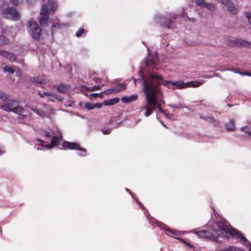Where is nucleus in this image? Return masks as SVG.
<instances>
[{"label":"nucleus","mask_w":251,"mask_h":251,"mask_svg":"<svg viewBox=\"0 0 251 251\" xmlns=\"http://www.w3.org/2000/svg\"><path fill=\"white\" fill-rule=\"evenodd\" d=\"M16 56L15 54H14L12 53L9 52L8 56L7 59H8L10 60L14 61L16 60Z\"/></svg>","instance_id":"ea45409f"},{"label":"nucleus","mask_w":251,"mask_h":251,"mask_svg":"<svg viewBox=\"0 0 251 251\" xmlns=\"http://www.w3.org/2000/svg\"><path fill=\"white\" fill-rule=\"evenodd\" d=\"M235 127V123L233 120H230L226 125V129L228 130L232 131Z\"/></svg>","instance_id":"b1692460"},{"label":"nucleus","mask_w":251,"mask_h":251,"mask_svg":"<svg viewBox=\"0 0 251 251\" xmlns=\"http://www.w3.org/2000/svg\"><path fill=\"white\" fill-rule=\"evenodd\" d=\"M160 101L161 102H164V101H163V100H160Z\"/></svg>","instance_id":"774afa93"},{"label":"nucleus","mask_w":251,"mask_h":251,"mask_svg":"<svg viewBox=\"0 0 251 251\" xmlns=\"http://www.w3.org/2000/svg\"><path fill=\"white\" fill-rule=\"evenodd\" d=\"M94 80L96 82L98 83L100 81V79L99 78H94Z\"/></svg>","instance_id":"5fc2aeb1"},{"label":"nucleus","mask_w":251,"mask_h":251,"mask_svg":"<svg viewBox=\"0 0 251 251\" xmlns=\"http://www.w3.org/2000/svg\"><path fill=\"white\" fill-rule=\"evenodd\" d=\"M42 134L44 135L46 139L49 140L50 137H52L50 144L45 146L46 149H50L57 146L62 139V133L57 127H55L51 132L45 130L43 131Z\"/></svg>","instance_id":"20e7f679"},{"label":"nucleus","mask_w":251,"mask_h":251,"mask_svg":"<svg viewBox=\"0 0 251 251\" xmlns=\"http://www.w3.org/2000/svg\"><path fill=\"white\" fill-rule=\"evenodd\" d=\"M134 83H135V85H136V83L137 81H141L140 79H134Z\"/></svg>","instance_id":"4d7b16f0"},{"label":"nucleus","mask_w":251,"mask_h":251,"mask_svg":"<svg viewBox=\"0 0 251 251\" xmlns=\"http://www.w3.org/2000/svg\"><path fill=\"white\" fill-rule=\"evenodd\" d=\"M245 16L248 20L249 23L251 25V12L248 11L245 13Z\"/></svg>","instance_id":"58836bf2"},{"label":"nucleus","mask_w":251,"mask_h":251,"mask_svg":"<svg viewBox=\"0 0 251 251\" xmlns=\"http://www.w3.org/2000/svg\"><path fill=\"white\" fill-rule=\"evenodd\" d=\"M10 2L14 5L17 6L23 2V0H9Z\"/></svg>","instance_id":"f704fd0d"},{"label":"nucleus","mask_w":251,"mask_h":251,"mask_svg":"<svg viewBox=\"0 0 251 251\" xmlns=\"http://www.w3.org/2000/svg\"><path fill=\"white\" fill-rule=\"evenodd\" d=\"M244 242V245L249 249L250 251H251V245L249 242V241L247 240V241L246 242Z\"/></svg>","instance_id":"c03bdc74"},{"label":"nucleus","mask_w":251,"mask_h":251,"mask_svg":"<svg viewBox=\"0 0 251 251\" xmlns=\"http://www.w3.org/2000/svg\"><path fill=\"white\" fill-rule=\"evenodd\" d=\"M36 140H37V141H38L39 142H40L41 143H46V142L42 140L41 139H40L39 138H37Z\"/></svg>","instance_id":"864d4df0"},{"label":"nucleus","mask_w":251,"mask_h":251,"mask_svg":"<svg viewBox=\"0 0 251 251\" xmlns=\"http://www.w3.org/2000/svg\"><path fill=\"white\" fill-rule=\"evenodd\" d=\"M18 29L17 27H11L9 29V31L11 32V36L14 37L17 34Z\"/></svg>","instance_id":"cd10ccee"},{"label":"nucleus","mask_w":251,"mask_h":251,"mask_svg":"<svg viewBox=\"0 0 251 251\" xmlns=\"http://www.w3.org/2000/svg\"><path fill=\"white\" fill-rule=\"evenodd\" d=\"M100 89V86H95L93 87H90L88 88V90L89 91H97Z\"/></svg>","instance_id":"e433bc0d"},{"label":"nucleus","mask_w":251,"mask_h":251,"mask_svg":"<svg viewBox=\"0 0 251 251\" xmlns=\"http://www.w3.org/2000/svg\"><path fill=\"white\" fill-rule=\"evenodd\" d=\"M62 25V24H60V23H56L55 24H53V25L51 26V33L53 34V32L54 31V28H59L61 27Z\"/></svg>","instance_id":"c756f323"},{"label":"nucleus","mask_w":251,"mask_h":251,"mask_svg":"<svg viewBox=\"0 0 251 251\" xmlns=\"http://www.w3.org/2000/svg\"><path fill=\"white\" fill-rule=\"evenodd\" d=\"M0 99L3 101L1 104L0 108L5 111L14 113L24 112L23 107L19 105V101L9 99L5 93L0 91Z\"/></svg>","instance_id":"f03ea898"},{"label":"nucleus","mask_w":251,"mask_h":251,"mask_svg":"<svg viewBox=\"0 0 251 251\" xmlns=\"http://www.w3.org/2000/svg\"><path fill=\"white\" fill-rule=\"evenodd\" d=\"M16 67L15 66H5L3 68L4 72H8L10 74H13L15 71Z\"/></svg>","instance_id":"412c9836"},{"label":"nucleus","mask_w":251,"mask_h":251,"mask_svg":"<svg viewBox=\"0 0 251 251\" xmlns=\"http://www.w3.org/2000/svg\"><path fill=\"white\" fill-rule=\"evenodd\" d=\"M62 146L65 149H69L71 150H78L85 152H86V150L85 149L79 148V145L75 143L64 141L62 144Z\"/></svg>","instance_id":"9b49d317"},{"label":"nucleus","mask_w":251,"mask_h":251,"mask_svg":"<svg viewBox=\"0 0 251 251\" xmlns=\"http://www.w3.org/2000/svg\"><path fill=\"white\" fill-rule=\"evenodd\" d=\"M45 93H44V92L41 93V92H38V95L40 96V97L41 98H44V97H45Z\"/></svg>","instance_id":"3c124183"},{"label":"nucleus","mask_w":251,"mask_h":251,"mask_svg":"<svg viewBox=\"0 0 251 251\" xmlns=\"http://www.w3.org/2000/svg\"><path fill=\"white\" fill-rule=\"evenodd\" d=\"M126 88V85L124 84H120L111 89H108L105 91L104 93L106 95H109L111 93H116L124 90Z\"/></svg>","instance_id":"ddd939ff"},{"label":"nucleus","mask_w":251,"mask_h":251,"mask_svg":"<svg viewBox=\"0 0 251 251\" xmlns=\"http://www.w3.org/2000/svg\"><path fill=\"white\" fill-rule=\"evenodd\" d=\"M2 16L6 19L17 21L20 18V13L16 8L8 7L2 10Z\"/></svg>","instance_id":"0eeeda50"},{"label":"nucleus","mask_w":251,"mask_h":251,"mask_svg":"<svg viewBox=\"0 0 251 251\" xmlns=\"http://www.w3.org/2000/svg\"><path fill=\"white\" fill-rule=\"evenodd\" d=\"M202 84V82L199 81H191L186 83L187 87H198Z\"/></svg>","instance_id":"4be33fe9"},{"label":"nucleus","mask_w":251,"mask_h":251,"mask_svg":"<svg viewBox=\"0 0 251 251\" xmlns=\"http://www.w3.org/2000/svg\"><path fill=\"white\" fill-rule=\"evenodd\" d=\"M8 43L9 40L8 38H5L2 35L0 36V46H2L7 45Z\"/></svg>","instance_id":"a878e982"},{"label":"nucleus","mask_w":251,"mask_h":251,"mask_svg":"<svg viewBox=\"0 0 251 251\" xmlns=\"http://www.w3.org/2000/svg\"><path fill=\"white\" fill-rule=\"evenodd\" d=\"M202 7H205L207 9L214 11L216 9V6L214 4L211 3L205 2Z\"/></svg>","instance_id":"5701e85b"},{"label":"nucleus","mask_w":251,"mask_h":251,"mask_svg":"<svg viewBox=\"0 0 251 251\" xmlns=\"http://www.w3.org/2000/svg\"><path fill=\"white\" fill-rule=\"evenodd\" d=\"M173 18H174V19H176V15H174V16H173Z\"/></svg>","instance_id":"0e129e2a"},{"label":"nucleus","mask_w":251,"mask_h":251,"mask_svg":"<svg viewBox=\"0 0 251 251\" xmlns=\"http://www.w3.org/2000/svg\"><path fill=\"white\" fill-rule=\"evenodd\" d=\"M158 60L157 55L155 54V57L153 58L152 61H151V63L155 65L156 64L157 61Z\"/></svg>","instance_id":"49530a36"},{"label":"nucleus","mask_w":251,"mask_h":251,"mask_svg":"<svg viewBox=\"0 0 251 251\" xmlns=\"http://www.w3.org/2000/svg\"><path fill=\"white\" fill-rule=\"evenodd\" d=\"M187 245L190 247H192L191 245L190 244H187Z\"/></svg>","instance_id":"e2e57ef3"},{"label":"nucleus","mask_w":251,"mask_h":251,"mask_svg":"<svg viewBox=\"0 0 251 251\" xmlns=\"http://www.w3.org/2000/svg\"><path fill=\"white\" fill-rule=\"evenodd\" d=\"M84 32V29L83 28H80L75 33V35L77 37H80L82 35Z\"/></svg>","instance_id":"37998d69"},{"label":"nucleus","mask_w":251,"mask_h":251,"mask_svg":"<svg viewBox=\"0 0 251 251\" xmlns=\"http://www.w3.org/2000/svg\"><path fill=\"white\" fill-rule=\"evenodd\" d=\"M58 4L55 0H48L42 5L38 21L41 25L45 26L48 23L49 15L54 13L57 8Z\"/></svg>","instance_id":"7ed1b4c3"},{"label":"nucleus","mask_w":251,"mask_h":251,"mask_svg":"<svg viewBox=\"0 0 251 251\" xmlns=\"http://www.w3.org/2000/svg\"><path fill=\"white\" fill-rule=\"evenodd\" d=\"M155 20L163 26L168 28H170L171 27L172 21L169 18L161 15H158L156 16Z\"/></svg>","instance_id":"9d476101"},{"label":"nucleus","mask_w":251,"mask_h":251,"mask_svg":"<svg viewBox=\"0 0 251 251\" xmlns=\"http://www.w3.org/2000/svg\"><path fill=\"white\" fill-rule=\"evenodd\" d=\"M204 0H195V1H196V3L201 6V7H203L204 4L205 3L204 2Z\"/></svg>","instance_id":"a19ab883"},{"label":"nucleus","mask_w":251,"mask_h":251,"mask_svg":"<svg viewBox=\"0 0 251 251\" xmlns=\"http://www.w3.org/2000/svg\"><path fill=\"white\" fill-rule=\"evenodd\" d=\"M29 108L32 111L35 112L37 115H39L41 117H44L46 115L45 112L40 110L36 108H34L33 107H29Z\"/></svg>","instance_id":"aec40b11"},{"label":"nucleus","mask_w":251,"mask_h":251,"mask_svg":"<svg viewBox=\"0 0 251 251\" xmlns=\"http://www.w3.org/2000/svg\"><path fill=\"white\" fill-rule=\"evenodd\" d=\"M126 191H128V192H129V190L128 189H127V188H126Z\"/></svg>","instance_id":"69168bd1"},{"label":"nucleus","mask_w":251,"mask_h":251,"mask_svg":"<svg viewBox=\"0 0 251 251\" xmlns=\"http://www.w3.org/2000/svg\"><path fill=\"white\" fill-rule=\"evenodd\" d=\"M45 145H43L42 144H35L34 145V148L35 149L37 150H44L45 149H46L45 147Z\"/></svg>","instance_id":"2f4dec72"},{"label":"nucleus","mask_w":251,"mask_h":251,"mask_svg":"<svg viewBox=\"0 0 251 251\" xmlns=\"http://www.w3.org/2000/svg\"><path fill=\"white\" fill-rule=\"evenodd\" d=\"M9 53V52L6 51L5 50H0V54L3 56L4 57L7 58V56Z\"/></svg>","instance_id":"79ce46f5"},{"label":"nucleus","mask_w":251,"mask_h":251,"mask_svg":"<svg viewBox=\"0 0 251 251\" xmlns=\"http://www.w3.org/2000/svg\"><path fill=\"white\" fill-rule=\"evenodd\" d=\"M245 74L247 75H248V76H251V73H246Z\"/></svg>","instance_id":"13d9d810"},{"label":"nucleus","mask_w":251,"mask_h":251,"mask_svg":"<svg viewBox=\"0 0 251 251\" xmlns=\"http://www.w3.org/2000/svg\"><path fill=\"white\" fill-rule=\"evenodd\" d=\"M229 12L231 14H235L237 12V8L234 6L233 3H232L230 6L227 7Z\"/></svg>","instance_id":"393cba45"},{"label":"nucleus","mask_w":251,"mask_h":251,"mask_svg":"<svg viewBox=\"0 0 251 251\" xmlns=\"http://www.w3.org/2000/svg\"><path fill=\"white\" fill-rule=\"evenodd\" d=\"M94 105H95V107H97V108H100L101 106V104L100 103H96V104H94Z\"/></svg>","instance_id":"603ef678"},{"label":"nucleus","mask_w":251,"mask_h":251,"mask_svg":"<svg viewBox=\"0 0 251 251\" xmlns=\"http://www.w3.org/2000/svg\"><path fill=\"white\" fill-rule=\"evenodd\" d=\"M70 88L69 85L66 84H61L57 88L58 92L61 93H66Z\"/></svg>","instance_id":"dca6fc26"},{"label":"nucleus","mask_w":251,"mask_h":251,"mask_svg":"<svg viewBox=\"0 0 251 251\" xmlns=\"http://www.w3.org/2000/svg\"><path fill=\"white\" fill-rule=\"evenodd\" d=\"M222 3L228 7L232 3H233L230 0H220Z\"/></svg>","instance_id":"473e14b6"},{"label":"nucleus","mask_w":251,"mask_h":251,"mask_svg":"<svg viewBox=\"0 0 251 251\" xmlns=\"http://www.w3.org/2000/svg\"><path fill=\"white\" fill-rule=\"evenodd\" d=\"M200 117L201 119H202L207 121L208 122H209V123H211L214 124V125H218L219 123L218 121L215 119L213 117H204L202 116H200Z\"/></svg>","instance_id":"6ab92c4d"},{"label":"nucleus","mask_w":251,"mask_h":251,"mask_svg":"<svg viewBox=\"0 0 251 251\" xmlns=\"http://www.w3.org/2000/svg\"><path fill=\"white\" fill-rule=\"evenodd\" d=\"M241 131L244 132L245 134L251 136V122L248 125L241 128Z\"/></svg>","instance_id":"a211bd4d"},{"label":"nucleus","mask_w":251,"mask_h":251,"mask_svg":"<svg viewBox=\"0 0 251 251\" xmlns=\"http://www.w3.org/2000/svg\"><path fill=\"white\" fill-rule=\"evenodd\" d=\"M29 80L32 83L42 84L46 83V81L42 76H33L29 78Z\"/></svg>","instance_id":"4468645a"},{"label":"nucleus","mask_w":251,"mask_h":251,"mask_svg":"<svg viewBox=\"0 0 251 251\" xmlns=\"http://www.w3.org/2000/svg\"><path fill=\"white\" fill-rule=\"evenodd\" d=\"M191 232L195 234H197V235L200 237L209 238L213 242L221 243V242H220L218 240V237L210 234L209 232L206 230H201L198 231L196 230H192Z\"/></svg>","instance_id":"6e6552de"},{"label":"nucleus","mask_w":251,"mask_h":251,"mask_svg":"<svg viewBox=\"0 0 251 251\" xmlns=\"http://www.w3.org/2000/svg\"><path fill=\"white\" fill-rule=\"evenodd\" d=\"M4 153V151L0 149V155H2Z\"/></svg>","instance_id":"6e6d98bb"},{"label":"nucleus","mask_w":251,"mask_h":251,"mask_svg":"<svg viewBox=\"0 0 251 251\" xmlns=\"http://www.w3.org/2000/svg\"><path fill=\"white\" fill-rule=\"evenodd\" d=\"M222 3L228 7L232 3H233L230 0H220Z\"/></svg>","instance_id":"72a5a7b5"},{"label":"nucleus","mask_w":251,"mask_h":251,"mask_svg":"<svg viewBox=\"0 0 251 251\" xmlns=\"http://www.w3.org/2000/svg\"><path fill=\"white\" fill-rule=\"evenodd\" d=\"M85 107L88 110H92L94 109V108L95 107V105L94 104L89 102H87L85 103Z\"/></svg>","instance_id":"c9c22d12"},{"label":"nucleus","mask_w":251,"mask_h":251,"mask_svg":"<svg viewBox=\"0 0 251 251\" xmlns=\"http://www.w3.org/2000/svg\"><path fill=\"white\" fill-rule=\"evenodd\" d=\"M92 95H93L94 96H97L98 95V94H92Z\"/></svg>","instance_id":"680f3d73"},{"label":"nucleus","mask_w":251,"mask_h":251,"mask_svg":"<svg viewBox=\"0 0 251 251\" xmlns=\"http://www.w3.org/2000/svg\"><path fill=\"white\" fill-rule=\"evenodd\" d=\"M45 96H51L53 97V93L49 92H44Z\"/></svg>","instance_id":"8fccbe9b"},{"label":"nucleus","mask_w":251,"mask_h":251,"mask_svg":"<svg viewBox=\"0 0 251 251\" xmlns=\"http://www.w3.org/2000/svg\"><path fill=\"white\" fill-rule=\"evenodd\" d=\"M78 155H79V156H85V154L83 155V154H82V153H78Z\"/></svg>","instance_id":"bf43d9fd"},{"label":"nucleus","mask_w":251,"mask_h":251,"mask_svg":"<svg viewBox=\"0 0 251 251\" xmlns=\"http://www.w3.org/2000/svg\"><path fill=\"white\" fill-rule=\"evenodd\" d=\"M138 98L137 95H133L128 97H124L121 98V101L122 102L125 103H127L128 102H130L136 100Z\"/></svg>","instance_id":"2eb2a0df"},{"label":"nucleus","mask_w":251,"mask_h":251,"mask_svg":"<svg viewBox=\"0 0 251 251\" xmlns=\"http://www.w3.org/2000/svg\"><path fill=\"white\" fill-rule=\"evenodd\" d=\"M215 232L216 233V234L217 236H221L223 238H225V239H228V236H227V235H224L223 234V233H222V232L221 231V230H215Z\"/></svg>","instance_id":"7c9ffc66"},{"label":"nucleus","mask_w":251,"mask_h":251,"mask_svg":"<svg viewBox=\"0 0 251 251\" xmlns=\"http://www.w3.org/2000/svg\"><path fill=\"white\" fill-rule=\"evenodd\" d=\"M218 251H238V249L235 246H230Z\"/></svg>","instance_id":"c85d7f7f"},{"label":"nucleus","mask_w":251,"mask_h":251,"mask_svg":"<svg viewBox=\"0 0 251 251\" xmlns=\"http://www.w3.org/2000/svg\"><path fill=\"white\" fill-rule=\"evenodd\" d=\"M111 132V129L110 128H108L107 129H105V130H102V133L103 134H108L110 133Z\"/></svg>","instance_id":"09e8293b"},{"label":"nucleus","mask_w":251,"mask_h":251,"mask_svg":"<svg viewBox=\"0 0 251 251\" xmlns=\"http://www.w3.org/2000/svg\"><path fill=\"white\" fill-rule=\"evenodd\" d=\"M143 91L146 96V104L141 107V111H145L144 114L149 117L153 111L157 108L159 112L168 117L166 113L161 108L157 98L162 96L160 85L167 86L169 88L183 89L187 87L186 83L182 80L175 82L164 80L161 75L151 72L146 74L140 73Z\"/></svg>","instance_id":"f257e3e1"},{"label":"nucleus","mask_w":251,"mask_h":251,"mask_svg":"<svg viewBox=\"0 0 251 251\" xmlns=\"http://www.w3.org/2000/svg\"><path fill=\"white\" fill-rule=\"evenodd\" d=\"M217 225L219 228L225 233L230 234L233 237L236 236L242 241H247V239L240 231L232 227L228 226L225 222L223 221L217 222Z\"/></svg>","instance_id":"423d86ee"},{"label":"nucleus","mask_w":251,"mask_h":251,"mask_svg":"<svg viewBox=\"0 0 251 251\" xmlns=\"http://www.w3.org/2000/svg\"><path fill=\"white\" fill-rule=\"evenodd\" d=\"M26 28L28 34L32 39L36 41H39L44 37L42 34L41 27L33 20H29L27 22Z\"/></svg>","instance_id":"39448f33"},{"label":"nucleus","mask_w":251,"mask_h":251,"mask_svg":"<svg viewBox=\"0 0 251 251\" xmlns=\"http://www.w3.org/2000/svg\"><path fill=\"white\" fill-rule=\"evenodd\" d=\"M52 97L55 98L57 100H58L59 101H61L63 100V98H62V97H61L60 96H57V95H56L55 94H53V95Z\"/></svg>","instance_id":"a18cd8bd"},{"label":"nucleus","mask_w":251,"mask_h":251,"mask_svg":"<svg viewBox=\"0 0 251 251\" xmlns=\"http://www.w3.org/2000/svg\"><path fill=\"white\" fill-rule=\"evenodd\" d=\"M182 16H183V17L185 16V15H184V13H183L182 14Z\"/></svg>","instance_id":"338daca9"},{"label":"nucleus","mask_w":251,"mask_h":251,"mask_svg":"<svg viewBox=\"0 0 251 251\" xmlns=\"http://www.w3.org/2000/svg\"><path fill=\"white\" fill-rule=\"evenodd\" d=\"M24 112H20L19 113H15L18 115V119L21 120H24L26 119V116L23 114Z\"/></svg>","instance_id":"4c0bfd02"},{"label":"nucleus","mask_w":251,"mask_h":251,"mask_svg":"<svg viewBox=\"0 0 251 251\" xmlns=\"http://www.w3.org/2000/svg\"><path fill=\"white\" fill-rule=\"evenodd\" d=\"M169 106L172 108H185L187 109H189L188 107L187 106H185L184 104L183 103H179L178 105H175V104H170Z\"/></svg>","instance_id":"bb28decb"},{"label":"nucleus","mask_w":251,"mask_h":251,"mask_svg":"<svg viewBox=\"0 0 251 251\" xmlns=\"http://www.w3.org/2000/svg\"><path fill=\"white\" fill-rule=\"evenodd\" d=\"M156 225L158 226L162 230H165L166 233L170 236L171 235H179L180 232L176 230L172 229L169 228L166 225L159 221L155 222Z\"/></svg>","instance_id":"1a4fd4ad"},{"label":"nucleus","mask_w":251,"mask_h":251,"mask_svg":"<svg viewBox=\"0 0 251 251\" xmlns=\"http://www.w3.org/2000/svg\"><path fill=\"white\" fill-rule=\"evenodd\" d=\"M149 222H150L151 224L153 225V222H152L151 220H149Z\"/></svg>","instance_id":"052dcab7"},{"label":"nucleus","mask_w":251,"mask_h":251,"mask_svg":"<svg viewBox=\"0 0 251 251\" xmlns=\"http://www.w3.org/2000/svg\"><path fill=\"white\" fill-rule=\"evenodd\" d=\"M233 45L249 48L251 47V43L242 39H237L233 41Z\"/></svg>","instance_id":"f8f14e48"},{"label":"nucleus","mask_w":251,"mask_h":251,"mask_svg":"<svg viewBox=\"0 0 251 251\" xmlns=\"http://www.w3.org/2000/svg\"><path fill=\"white\" fill-rule=\"evenodd\" d=\"M29 5H32L36 1V0H26Z\"/></svg>","instance_id":"de8ad7c7"},{"label":"nucleus","mask_w":251,"mask_h":251,"mask_svg":"<svg viewBox=\"0 0 251 251\" xmlns=\"http://www.w3.org/2000/svg\"><path fill=\"white\" fill-rule=\"evenodd\" d=\"M119 101V98H113L109 100H105L103 101V104L104 105H113L118 103Z\"/></svg>","instance_id":"f3484780"}]
</instances>
